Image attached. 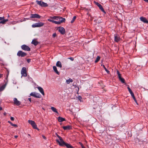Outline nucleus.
<instances>
[{"label":"nucleus","instance_id":"f257e3e1","mask_svg":"<svg viewBox=\"0 0 148 148\" xmlns=\"http://www.w3.org/2000/svg\"><path fill=\"white\" fill-rule=\"evenodd\" d=\"M57 136L59 138L60 141L59 140L57 139L56 140V142H58L59 145L61 146H63L65 145L66 143H65L63 140L62 138L58 135L57 133H56Z\"/></svg>","mask_w":148,"mask_h":148},{"label":"nucleus","instance_id":"f03ea898","mask_svg":"<svg viewBox=\"0 0 148 148\" xmlns=\"http://www.w3.org/2000/svg\"><path fill=\"white\" fill-rule=\"evenodd\" d=\"M37 3L40 6L43 7H46L48 6V5L46 3L41 1H36Z\"/></svg>","mask_w":148,"mask_h":148},{"label":"nucleus","instance_id":"7ed1b4c3","mask_svg":"<svg viewBox=\"0 0 148 148\" xmlns=\"http://www.w3.org/2000/svg\"><path fill=\"white\" fill-rule=\"evenodd\" d=\"M17 55L18 57H24L26 56L27 54L26 53L23 52L22 51L20 50L18 52Z\"/></svg>","mask_w":148,"mask_h":148},{"label":"nucleus","instance_id":"20e7f679","mask_svg":"<svg viewBox=\"0 0 148 148\" xmlns=\"http://www.w3.org/2000/svg\"><path fill=\"white\" fill-rule=\"evenodd\" d=\"M44 25V23L39 22L33 24L32 25V26L33 27H40L43 26Z\"/></svg>","mask_w":148,"mask_h":148},{"label":"nucleus","instance_id":"39448f33","mask_svg":"<svg viewBox=\"0 0 148 148\" xmlns=\"http://www.w3.org/2000/svg\"><path fill=\"white\" fill-rule=\"evenodd\" d=\"M30 95L37 98H40L41 97V95L39 93H36L34 92L31 93Z\"/></svg>","mask_w":148,"mask_h":148},{"label":"nucleus","instance_id":"423d86ee","mask_svg":"<svg viewBox=\"0 0 148 148\" xmlns=\"http://www.w3.org/2000/svg\"><path fill=\"white\" fill-rule=\"evenodd\" d=\"M21 74L22 75V76L26 77L27 76V72H26V69L25 67H23L22 68L21 71Z\"/></svg>","mask_w":148,"mask_h":148},{"label":"nucleus","instance_id":"0eeeda50","mask_svg":"<svg viewBox=\"0 0 148 148\" xmlns=\"http://www.w3.org/2000/svg\"><path fill=\"white\" fill-rule=\"evenodd\" d=\"M28 122L29 124H30L32 125L34 129H38L37 125L34 121L32 120H28Z\"/></svg>","mask_w":148,"mask_h":148},{"label":"nucleus","instance_id":"6e6552de","mask_svg":"<svg viewBox=\"0 0 148 148\" xmlns=\"http://www.w3.org/2000/svg\"><path fill=\"white\" fill-rule=\"evenodd\" d=\"M21 48L23 50L26 51H29L31 50V49L29 47L25 45H22Z\"/></svg>","mask_w":148,"mask_h":148},{"label":"nucleus","instance_id":"1a4fd4ad","mask_svg":"<svg viewBox=\"0 0 148 148\" xmlns=\"http://www.w3.org/2000/svg\"><path fill=\"white\" fill-rule=\"evenodd\" d=\"M117 73L118 75V76L119 80L122 83H125V79L121 77V74L119 72V71H117Z\"/></svg>","mask_w":148,"mask_h":148},{"label":"nucleus","instance_id":"9d476101","mask_svg":"<svg viewBox=\"0 0 148 148\" xmlns=\"http://www.w3.org/2000/svg\"><path fill=\"white\" fill-rule=\"evenodd\" d=\"M4 17H0V21H0V24H5L6 22L8 21V19H4Z\"/></svg>","mask_w":148,"mask_h":148},{"label":"nucleus","instance_id":"9b49d317","mask_svg":"<svg viewBox=\"0 0 148 148\" xmlns=\"http://www.w3.org/2000/svg\"><path fill=\"white\" fill-rule=\"evenodd\" d=\"M58 31L62 34H64L65 33V29L62 27H59L58 29Z\"/></svg>","mask_w":148,"mask_h":148},{"label":"nucleus","instance_id":"f8f14e48","mask_svg":"<svg viewBox=\"0 0 148 148\" xmlns=\"http://www.w3.org/2000/svg\"><path fill=\"white\" fill-rule=\"evenodd\" d=\"M41 16L39 14H31L30 16V18H40Z\"/></svg>","mask_w":148,"mask_h":148},{"label":"nucleus","instance_id":"ddd939ff","mask_svg":"<svg viewBox=\"0 0 148 148\" xmlns=\"http://www.w3.org/2000/svg\"><path fill=\"white\" fill-rule=\"evenodd\" d=\"M57 20L60 23H62L63 22H64L65 21V18H63L60 16H58Z\"/></svg>","mask_w":148,"mask_h":148},{"label":"nucleus","instance_id":"4468645a","mask_svg":"<svg viewBox=\"0 0 148 148\" xmlns=\"http://www.w3.org/2000/svg\"><path fill=\"white\" fill-rule=\"evenodd\" d=\"M13 100L14 103L16 105L18 106L21 104V102L18 100L16 98H14Z\"/></svg>","mask_w":148,"mask_h":148},{"label":"nucleus","instance_id":"2eb2a0df","mask_svg":"<svg viewBox=\"0 0 148 148\" xmlns=\"http://www.w3.org/2000/svg\"><path fill=\"white\" fill-rule=\"evenodd\" d=\"M140 18V21L143 22L147 24L148 23V21L145 18L143 17H141Z\"/></svg>","mask_w":148,"mask_h":148},{"label":"nucleus","instance_id":"dca6fc26","mask_svg":"<svg viewBox=\"0 0 148 148\" xmlns=\"http://www.w3.org/2000/svg\"><path fill=\"white\" fill-rule=\"evenodd\" d=\"M62 128L64 130H69L72 129L71 126L70 125L63 126Z\"/></svg>","mask_w":148,"mask_h":148},{"label":"nucleus","instance_id":"f3484780","mask_svg":"<svg viewBox=\"0 0 148 148\" xmlns=\"http://www.w3.org/2000/svg\"><path fill=\"white\" fill-rule=\"evenodd\" d=\"M114 40L115 42H118L120 40V37L115 34L114 35Z\"/></svg>","mask_w":148,"mask_h":148},{"label":"nucleus","instance_id":"a211bd4d","mask_svg":"<svg viewBox=\"0 0 148 148\" xmlns=\"http://www.w3.org/2000/svg\"><path fill=\"white\" fill-rule=\"evenodd\" d=\"M48 20L50 22H51L53 23H54L56 24L59 25L60 24H61L60 22H59V21H57L51 19H48Z\"/></svg>","mask_w":148,"mask_h":148},{"label":"nucleus","instance_id":"6ab92c4d","mask_svg":"<svg viewBox=\"0 0 148 148\" xmlns=\"http://www.w3.org/2000/svg\"><path fill=\"white\" fill-rule=\"evenodd\" d=\"M38 88L40 92L43 95H44L45 93L43 88L40 87H38Z\"/></svg>","mask_w":148,"mask_h":148},{"label":"nucleus","instance_id":"aec40b11","mask_svg":"<svg viewBox=\"0 0 148 148\" xmlns=\"http://www.w3.org/2000/svg\"><path fill=\"white\" fill-rule=\"evenodd\" d=\"M53 69L55 72L58 75H59L60 73L58 71L57 68L55 66H53Z\"/></svg>","mask_w":148,"mask_h":148},{"label":"nucleus","instance_id":"412c9836","mask_svg":"<svg viewBox=\"0 0 148 148\" xmlns=\"http://www.w3.org/2000/svg\"><path fill=\"white\" fill-rule=\"evenodd\" d=\"M56 66L58 67L61 68L62 67V65L60 61H58L56 63Z\"/></svg>","mask_w":148,"mask_h":148},{"label":"nucleus","instance_id":"4be33fe9","mask_svg":"<svg viewBox=\"0 0 148 148\" xmlns=\"http://www.w3.org/2000/svg\"><path fill=\"white\" fill-rule=\"evenodd\" d=\"M38 42L35 39L33 40L32 42V43L35 46L37 45L38 44Z\"/></svg>","mask_w":148,"mask_h":148},{"label":"nucleus","instance_id":"5701e85b","mask_svg":"<svg viewBox=\"0 0 148 148\" xmlns=\"http://www.w3.org/2000/svg\"><path fill=\"white\" fill-rule=\"evenodd\" d=\"M58 119L59 122H62L65 121V119L64 118L60 116H59L58 117Z\"/></svg>","mask_w":148,"mask_h":148},{"label":"nucleus","instance_id":"b1692460","mask_svg":"<svg viewBox=\"0 0 148 148\" xmlns=\"http://www.w3.org/2000/svg\"><path fill=\"white\" fill-rule=\"evenodd\" d=\"M65 146L67 148H74L71 145L67 143L65 144Z\"/></svg>","mask_w":148,"mask_h":148},{"label":"nucleus","instance_id":"393cba45","mask_svg":"<svg viewBox=\"0 0 148 148\" xmlns=\"http://www.w3.org/2000/svg\"><path fill=\"white\" fill-rule=\"evenodd\" d=\"M98 7H99V8L102 12L105 13H106L105 10H104L101 4H100Z\"/></svg>","mask_w":148,"mask_h":148},{"label":"nucleus","instance_id":"a878e982","mask_svg":"<svg viewBox=\"0 0 148 148\" xmlns=\"http://www.w3.org/2000/svg\"><path fill=\"white\" fill-rule=\"evenodd\" d=\"M131 95L132 96V97L133 99L134 100V101H135V103L137 104L138 105V103L137 102V100L135 97V96H134V93H133Z\"/></svg>","mask_w":148,"mask_h":148},{"label":"nucleus","instance_id":"bb28decb","mask_svg":"<svg viewBox=\"0 0 148 148\" xmlns=\"http://www.w3.org/2000/svg\"><path fill=\"white\" fill-rule=\"evenodd\" d=\"M73 81V80L71 79L70 78L69 79L66 80V82L67 84H69L71 82H72Z\"/></svg>","mask_w":148,"mask_h":148},{"label":"nucleus","instance_id":"cd10ccee","mask_svg":"<svg viewBox=\"0 0 148 148\" xmlns=\"http://www.w3.org/2000/svg\"><path fill=\"white\" fill-rule=\"evenodd\" d=\"M51 109L53 112L58 113V112L57 111L56 109L55 108L53 107H51Z\"/></svg>","mask_w":148,"mask_h":148},{"label":"nucleus","instance_id":"c85d7f7f","mask_svg":"<svg viewBox=\"0 0 148 148\" xmlns=\"http://www.w3.org/2000/svg\"><path fill=\"white\" fill-rule=\"evenodd\" d=\"M101 66H103V68H104V69H105V71L108 74H109L110 73V71L107 70V69L105 67L104 65H101Z\"/></svg>","mask_w":148,"mask_h":148},{"label":"nucleus","instance_id":"c756f323","mask_svg":"<svg viewBox=\"0 0 148 148\" xmlns=\"http://www.w3.org/2000/svg\"><path fill=\"white\" fill-rule=\"evenodd\" d=\"M100 57L99 56H98L96 58V60L95 61V63H96L97 62L100 60Z\"/></svg>","mask_w":148,"mask_h":148},{"label":"nucleus","instance_id":"7c9ffc66","mask_svg":"<svg viewBox=\"0 0 148 148\" xmlns=\"http://www.w3.org/2000/svg\"><path fill=\"white\" fill-rule=\"evenodd\" d=\"M8 122L12 126H13L15 127H17V125L16 124H13L10 121H8Z\"/></svg>","mask_w":148,"mask_h":148},{"label":"nucleus","instance_id":"2f4dec72","mask_svg":"<svg viewBox=\"0 0 148 148\" xmlns=\"http://www.w3.org/2000/svg\"><path fill=\"white\" fill-rule=\"evenodd\" d=\"M58 16H50L49 18L51 19H53L54 20H57V19Z\"/></svg>","mask_w":148,"mask_h":148},{"label":"nucleus","instance_id":"473e14b6","mask_svg":"<svg viewBox=\"0 0 148 148\" xmlns=\"http://www.w3.org/2000/svg\"><path fill=\"white\" fill-rule=\"evenodd\" d=\"M5 86L4 85H2L1 86H0V91H3L5 88Z\"/></svg>","mask_w":148,"mask_h":148},{"label":"nucleus","instance_id":"72a5a7b5","mask_svg":"<svg viewBox=\"0 0 148 148\" xmlns=\"http://www.w3.org/2000/svg\"><path fill=\"white\" fill-rule=\"evenodd\" d=\"M76 18V16H73L72 20H71V23H73L75 21Z\"/></svg>","mask_w":148,"mask_h":148},{"label":"nucleus","instance_id":"f704fd0d","mask_svg":"<svg viewBox=\"0 0 148 148\" xmlns=\"http://www.w3.org/2000/svg\"><path fill=\"white\" fill-rule=\"evenodd\" d=\"M127 89H128V90L129 91V92L131 94V95L133 93L132 92V90H131L130 89V87H127Z\"/></svg>","mask_w":148,"mask_h":148},{"label":"nucleus","instance_id":"c9c22d12","mask_svg":"<svg viewBox=\"0 0 148 148\" xmlns=\"http://www.w3.org/2000/svg\"><path fill=\"white\" fill-rule=\"evenodd\" d=\"M94 3L96 5L98 6L100 4L98 3V2L95 1L94 2Z\"/></svg>","mask_w":148,"mask_h":148},{"label":"nucleus","instance_id":"e433bc0d","mask_svg":"<svg viewBox=\"0 0 148 148\" xmlns=\"http://www.w3.org/2000/svg\"><path fill=\"white\" fill-rule=\"evenodd\" d=\"M78 99L80 100V101H81L82 99V97L80 96H79L78 97Z\"/></svg>","mask_w":148,"mask_h":148},{"label":"nucleus","instance_id":"4c0bfd02","mask_svg":"<svg viewBox=\"0 0 148 148\" xmlns=\"http://www.w3.org/2000/svg\"><path fill=\"white\" fill-rule=\"evenodd\" d=\"M56 33H54L52 35V36L54 38L56 37Z\"/></svg>","mask_w":148,"mask_h":148},{"label":"nucleus","instance_id":"58836bf2","mask_svg":"<svg viewBox=\"0 0 148 148\" xmlns=\"http://www.w3.org/2000/svg\"><path fill=\"white\" fill-rule=\"evenodd\" d=\"M68 58L70 59L71 61H73L74 60V58L72 57L69 58Z\"/></svg>","mask_w":148,"mask_h":148},{"label":"nucleus","instance_id":"ea45409f","mask_svg":"<svg viewBox=\"0 0 148 148\" xmlns=\"http://www.w3.org/2000/svg\"><path fill=\"white\" fill-rule=\"evenodd\" d=\"M27 62L28 63H29L31 61V59H27Z\"/></svg>","mask_w":148,"mask_h":148},{"label":"nucleus","instance_id":"a19ab883","mask_svg":"<svg viewBox=\"0 0 148 148\" xmlns=\"http://www.w3.org/2000/svg\"><path fill=\"white\" fill-rule=\"evenodd\" d=\"M10 119L12 121H13L14 120V119L13 117H10Z\"/></svg>","mask_w":148,"mask_h":148},{"label":"nucleus","instance_id":"79ce46f5","mask_svg":"<svg viewBox=\"0 0 148 148\" xmlns=\"http://www.w3.org/2000/svg\"><path fill=\"white\" fill-rule=\"evenodd\" d=\"M79 143L81 145L82 147L84 146L83 144L81 142H79Z\"/></svg>","mask_w":148,"mask_h":148},{"label":"nucleus","instance_id":"37998d69","mask_svg":"<svg viewBox=\"0 0 148 148\" xmlns=\"http://www.w3.org/2000/svg\"><path fill=\"white\" fill-rule=\"evenodd\" d=\"M42 137L43 138V139H46V138L45 136L42 135Z\"/></svg>","mask_w":148,"mask_h":148},{"label":"nucleus","instance_id":"c03bdc74","mask_svg":"<svg viewBox=\"0 0 148 148\" xmlns=\"http://www.w3.org/2000/svg\"><path fill=\"white\" fill-rule=\"evenodd\" d=\"M3 76V74H0V78L2 77Z\"/></svg>","mask_w":148,"mask_h":148},{"label":"nucleus","instance_id":"a18cd8bd","mask_svg":"<svg viewBox=\"0 0 148 148\" xmlns=\"http://www.w3.org/2000/svg\"><path fill=\"white\" fill-rule=\"evenodd\" d=\"M75 86H76V85H75ZM75 87H76V86H75ZM77 87V89H76L77 90V91H79V88L78 87Z\"/></svg>","mask_w":148,"mask_h":148},{"label":"nucleus","instance_id":"49530a36","mask_svg":"<svg viewBox=\"0 0 148 148\" xmlns=\"http://www.w3.org/2000/svg\"><path fill=\"white\" fill-rule=\"evenodd\" d=\"M28 99L29 100V101L30 102H31V98H28Z\"/></svg>","mask_w":148,"mask_h":148},{"label":"nucleus","instance_id":"de8ad7c7","mask_svg":"<svg viewBox=\"0 0 148 148\" xmlns=\"http://www.w3.org/2000/svg\"><path fill=\"white\" fill-rule=\"evenodd\" d=\"M14 137L15 138H16L18 137V136H15Z\"/></svg>","mask_w":148,"mask_h":148},{"label":"nucleus","instance_id":"09e8293b","mask_svg":"<svg viewBox=\"0 0 148 148\" xmlns=\"http://www.w3.org/2000/svg\"><path fill=\"white\" fill-rule=\"evenodd\" d=\"M2 110V108L1 107H0V111Z\"/></svg>","mask_w":148,"mask_h":148},{"label":"nucleus","instance_id":"8fccbe9b","mask_svg":"<svg viewBox=\"0 0 148 148\" xmlns=\"http://www.w3.org/2000/svg\"><path fill=\"white\" fill-rule=\"evenodd\" d=\"M28 136H29L30 137V136L29 134H28Z\"/></svg>","mask_w":148,"mask_h":148},{"label":"nucleus","instance_id":"3c124183","mask_svg":"<svg viewBox=\"0 0 148 148\" xmlns=\"http://www.w3.org/2000/svg\"><path fill=\"white\" fill-rule=\"evenodd\" d=\"M6 113L5 112V113H4V115H6Z\"/></svg>","mask_w":148,"mask_h":148},{"label":"nucleus","instance_id":"603ef678","mask_svg":"<svg viewBox=\"0 0 148 148\" xmlns=\"http://www.w3.org/2000/svg\"><path fill=\"white\" fill-rule=\"evenodd\" d=\"M82 147V148H85L84 146L83 147Z\"/></svg>","mask_w":148,"mask_h":148},{"label":"nucleus","instance_id":"864d4df0","mask_svg":"<svg viewBox=\"0 0 148 148\" xmlns=\"http://www.w3.org/2000/svg\"><path fill=\"white\" fill-rule=\"evenodd\" d=\"M8 73H9V72H8Z\"/></svg>","mask_w":148,"mask_h":148}]
</instances>
